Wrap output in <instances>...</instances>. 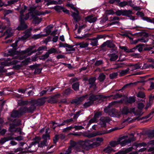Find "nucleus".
I'll use <instances>...</instances> for the list:
<instances>
[{"instance_id": "obj_1", "label": "nucleus", "mask_w": 154, "mask_h": 154, "mask_svg": "<svg viewBox=\"0 0 154 154\" xmlns=\"http://www.w3.org/2000/svg\"><path fill=\"white\" fill-rule=\"evenodd\" d=\"M66 6L67 7H70L72 9L76 12V13H75V12L72 11V14L71 15V16L73 17L75 22L76 23H78L81 20V17L79 15V11L76 8L74 7V5L72 4L68 3L66 4Z\"/></svg>"}, {"instance_id": "obj_2", "label": "nucleus", "mask_w": 154, "mask_h": 154, "mask_svg": "<svg viewBox=\"0 0 154 154\" xmlns=\"http://www.w3.org/2000/svg\"><path fill=\"white\" fill-rule=\"evenodd\" d=\"M88 94H86L77 98L72 99L71 102V103L72 104H75L76 105H79L81 104L85 99L88 97Z\"/></svg>"}, {"instance_id": "obj_3", "label": "nucleus", "mask_w": 154, "mask_h": 154, "mask_svg": "<svg viewBox=\"0 0 154 154\" xmlns=\"http://www.w3.org/2000/svg\"><path fill=\"white\" fill-rule=\"evenodd\" d=\"M22 107H20L18 110H14L11 114V116L13 118H19L24 115Z\"/></svg>"}, {"instance_id": "obj_4", "label": "nucleus", "mask_w": 154, "mask_h": 154, "mask_svg": "<svg viewBox=\"0 0 154 154\" xmlns=\"http://www.w3.org/2000/svg\"><path fill=\"white\" fill-rule=\"evenodd\" d=\"M13 122L16 123V124L11 123L10 124L9 131L11 132H16L17 131V129L15 128V127L16 126L20 125V120L15 119L13 121Z\"/></svg>"}, {"instance_id": "obj_5", "label": "nucleus", "mask_w": 154, "mask_h": 154, "mask_svg": "<svg viewBox=\"0 0 154 154\" xmlns=\"http://www.w3.org/2000/svg\"><path fill=\"white\" fill-rule=\"evenodd\" d=\"M25 19L26 20V19L23 17H20V25L18 26L17 29L18 31L23 30L27 28L28 26L25 23Z\"/></svg>"}, {"instance_id": "obj_6", "label": "nucleus", "mask_w": 154, "mask_h": 154, "mask_svg": "<svg viewBox=\"0 0 154 154\" xmlns=\"http://www.w3.org/2000/svg\"><path fill=\"white\" fill-rule=\"evenodd\" d=\"M127 137V136H124L118 138V142L122 146H124L127 144L131 143L129 140L125 139Z\"/></svg>"}, {"instance_id": "obj_7", "label": "nucleus", "mask_w": 154, "mask_h": 154, "mask_svg": "<svg viewBox=\"0 0 154 154\" xmlns=\"http://www.w3.org/2000/svg\"><path fill=\"white\" fill-rule=\"evenodd\" d=\"M22 107V109L23 110V111L24 114L26 113H33L36 109V106L34 104H31L29 107H27L26 106Z\"/></svg>"}, {"instance_id": "obj_8", "label": "nucleus", "mask_w": 154, "mask_h": 154, "mask_svg": "<svg viewBox=\"0 0 154 154\" xmlns=\"http://www.w3.org/2000/svg\"><path fill=\"white\" fill-rule=\"evenodd\" d=\"M99 122L98 124L100 125L102 128H106V124L108 123L110 121V120L109 118L104 116H102L100 117L99 119Z\"/></svg>"}, {"instance_id": "obj_9", "label": "nucleus", "mask_w": 154, "mask_h": 154, "mask_svg": "<svg viewBox=\"0 0 154 154\" xmlns=\"http://www.w3.org/2000/svg\"><path fill=\"white\" fill-rule=\"evenodd\" d=\"M107 46V47L109 48H115L116 45L113 44L112 41L110 40H108L104 42L102 45H101L100 47L101 48L103 49V48Z\"/></svg>"}, {"instance_id": "obj_10", "label": "nucleus", "mask_w": 154, "mask_h": 154, "mask_svg": "<svg viewBox=\"0 0 154 154\" xmlns=\"http://www.w3.org/2000/svg\"><path fill=\"white\" fill-rule=\"evenodd\" d=\"M129 10L121 9L116 10L115 13L116 15L117 16H122L127 17L129 14Z\"/></svg>"}, {"instance_id": "obj_11", "label": "nucleus", "mask_w": 154, "mask_h": 154, "mask_svg": "<svg viewBox=\"0 0 154 154\" xmlns=\"http://www.w3.org/2000/svg\"><path fill=\"white\" fill-rule=\"evenodd\" d=\"M60 95V94H58L50 97V98L47 100V102L51 104L56 103L58 102V100L57 97Z\"/></svg>"}, {"instance_id": "obj_12", "label": "nucleus", "mask_w": 154, "mask_h": 154, "mask_svg": "<svg viewBox=\"0 0 154 154\" xmlns=\"http://www.w3.org/2000/svg\"><path fill=\"white\" fill-rule=\"evenodd\" d=\"M8 54L5 53V56L8 57L9 56L14 57L15 55H18L19 53V51L17 50H15L12 48L8 50Z\"/></svg>"}, {"instance_id": "obj_13", "label": "nucleus", "mask_w": 154, "mask_h": 154, "mask_svg": "<svg viewBox=\"0 0 154 154\" xmlns=\"http://www.w3.org/2000/svg\"><path fill=\"white\" fill-rule=\"evenodd\" d=\"M89 95L90 96L88 100L93 103L94 101L98 100L100 98V96L97 95H95L91 93H90Z\"/></svg>"}, {"instance_id": "obj_14", "label": "nucleus", "mask_w": 154, "mask_h": 154, "mask_svg": "<svg viewBox=\"0 0 154 154\" xmlns=\"http://www.w3.org/2000/svg\"><path fill=\"white\" fill-rule=\"evenodd\" d=\"M93 17L92 15L88 16L85 18V20L86 21L90 23H94L97 20V18Z\"/></svg>"}, {"instance_id": "obj_15", "label": "nucleus", "mask_w": 154, "mask_h": 154, "mask_svg": "<svg viewBox=\"0 0 154 154\" xmlns=\"http://www.w3.org/2000/svg\"><path fill=\"white\" fill-rule=\"evenodd\" d=\"M47 98V97H44L38 99L37 100V106H41L44 105L46 102L45 99Z\"/></svg>"}, {"instance_id": "obj_16", "label": "nucleus", "mask_w": 154, "mask_h": 154, "mask_svg": "<svg viewBox=\"0 0 154 154\" xmlns=\"http://www.w3.org/2000/svg\"><path fill=\"white\" fill-rule=\"evenodd\" d=\"M133 146L129 147L127 148L125 150L120 151L118 152L115 153V154H126L129 152H131L133 149Z\"/></svg>"}, {"instance_id": "obj_17", "label": "nucleus", "mask_w": 154, "mask_h": 154, "mask_svg": "<svg viewBox=\"0 0 154 154\" xmlns=\"http://www.w3.org/2000/svg\"><path fill=\"white\" fill-rule=\"evenodd\" d=\"M79 82H77L72 84V88L75 91H77L79 90Z\"/></svg>"}, {"instance_id": "obj_18", "label": "nucleus", "mask_w": 154, "mask_h": 154, "mask_svg": "<svg viewBox=\"0 0 154 154\" xmlns=\"http://www.w3.org/2000/svg\"><path fill=\"white\" fill-rule=\"evenodd\" d=\"M13 139V137L11 136L2 138L0 140V143L2 144H3L6 142Z\"/></svg>"}, {"instance_id": "obj_19", "label": "nucleus", "mask_w": 154, "mask_h": 154, "mask_svg": "<svg viewBox=\"0 0 154 154\" xmlns=\"http://www.w3.org/2000/svg\"><path fill=\"white\" fill-rule=\"evenodd\" d=\"M137 84L136 82H134V83H129L127 84L126 85H125L124 86H123V87L121 89H119L120 91H121L122 92L124 89L128 87H132L134 85H135Z\"/></svg>"}, {"instance_id": "obj_20", "label": "nucleus", "mask_w": 154, "mask_h": 154, "mask_svg": "<svg viewBox=\"0 0 154 154\" xmlns=\"http://www.w3.org/2000/svg\"><path fill=\"white\" fill-rule=\"evenodd\" d=\"M109 60L111 61H116L118 58V56L115 53L110 54L109 55Z\"/></svg>"}, {"instance_id": "obj_21", "label": "nucleus", "mask_w": 154, "mask_h": 154, "mask_svg": "<svg viewBox=\"0 0 154 154\" xmlns=\"http://www.w3.org/2000/svg\"><path fill=\"white\" fill-rule=\"evenodd\" d=\"M135 101V99L134 97L130 96L128 98H127V100L125 101V103L127 104L128 103L132 104Z\"/></svg>"}, {"instance_id": "obj_22", "label": "nucleus", "mask_w": 154, "mask_h": 154, "mask_svg": "<svg viewBox=\"0 0 154 154\" xmlns=\"http://www.w3.org/2000/svg\"><path fill=\"white\" fill-rule=\"evenodd\" d=\"M31 33L29 31H26L25 32L24 35L22 36L21 39L23 40H26L29 38L31 36Z\"/></svg>"}, {"instance_id": "obj_23", "label": "nucleus", "mask_w": 154, "mask_h": 154, "mask_svg": "<svg viewBox=\"0 0 154 154\" xmlns=\"http://www.w3.org/2000/svg\"><path fill=\"white\" fill-rule=\"evenodd\" d=\"M141 18L144 20L148 22L152 23L154 24V18H151L150 17H144Z\"/></svg>"}, {"instance_id": "obj_24", "label": "nucleus", "mask_w": 154, "mask_h": 154, "mask_svg": "<svg viewBox=\"0 0 154 154\" xmlns=\"http://www.w3.org/2000/svg\"><path fill=\"white\" fill-rule=\"evenodd\" d=\"M63 92L65 95H68L70 94L73 93L74 91L71 89L70 88H69L65 89V90L63 91Z\"/></svg>"}, {"instance_id": "obj_25", "label": "nucleus", "mask_w": 154, "mask_h": 154, "mask_svg": "<svg viewBox=\"0 0 154 154\" xmlns=\"http://www.w3.org/2000/svg\"><path fill=\"white\" fill-rule=\"evenodd\" d=\"M102 115V112L101 111L97 112H96L94 115L93 119L97 122V119Z\"/></svg>"}, {"instance_id": "obj_26", "label": "nucleus", "mask_w": 154, "mask_h": 154, "mask_svg": "<svg viewBox=\"0 0 154 154\" xmlns=\"http://www.w3.org/2000/svg\"><path fill=\"white\" fill-rule=\"evenodd\" d=\"M5 33L7 35L5 37L6 38H10L13 35V33L12 32V29H7L5 31Z\"/></svg>"}, {"instance_id": "obj_27", "label": "nucleus", "mask_w": 154, "mask_h": 154, "mask_svg": "<svg viewBox=\"0 0 154 154\" xmlns=\"http://www.w3.org/2000/svg\"><path fill=\"white\" fill-rule=\"evenodd\" d=\"M122 114L127 115L129 113L128 108L126 106H124L122 109L121 111Z\"/></svg>"}, {"instance_id": "obj_28", "label": "nucleus", "mask_w": 154, "mask_h": 154, "mask_svg": "<svg viewBox=\"0 0 154 154\" xmlns=\"http://www.w3.org/2000/svg\"><path fill=\"white\" fill-rule=\"evenodd\" d=\"M145 134L147 135L149 137H154V130H149L145 132Z\"/></svg>"}, {"instance_id": "obj_29", "label": "nucleus", "mask_w": 154, "mask_h": 154, "mask_svg": "<svg viewBox=\"0 0 154 154\" xmlns=\"http://www.w3.org/2000/svg\"><path fill=\"white\" fill-rule=\"evenodd\" d=\"M53 27V24H51L46 27L44 29L46 33L49 34L51 32V29H52Z\"/></svg>"}, {"instance_id": "obj_30", "label": "nucleus", "mask_w": 154, "mask_h": 154, "mask_svg": "<svg viewBox=\"0 0 154 154\" xmlns=\"http://www.w3.org/2000/svg\"><path fill=\"white\" fill-rule=\"evenodd\" d=\"M96 80V78L95 77H91L88 79V84L89 85H96L95 83V81Z\"/></svg>"}, {"instance_id": "obj_31", "label": "nucleus", "mask_w": 154, "mask_h": 154, "mask_svg": "<svg viewBox=\"0 0 154 154\" xmlns=\"http://www.w3.org/2000/svg\"><path fill=\"white\" fill-rule=\"evenodd\" d=\"M146 144L144 142L137 143L136 142L134 143L133 145V146H135L137 147L139 146H144L145 147L146 146Z\"/></svg>"}, {"instance_id": "obj_32", "label": "nucleus", "mask_w": 154, "mask_h": 154, "mask_svg": "<svg viewBox=\"0 0 154 154\" xmlns=\"http://www.w3.org/2000/svg\"><path fill=\"white\" fill-rule=\"evenodd\" d=\"M49 56L46 52L44 54L40 56L39 57V59L43 61H45V60L49 57Z\"/></svg>"}, {"instance_id": "obj_33", "label": "nucleus", "mask_w": 154, "mask_h": 154, "mask_svg": "<svg viewBox=\"0 0 154 154\" xmlns=\"http://www.w3.org/2000/svg\"><path fill=\"white\" fill-rule=\"evenodd\" d=\"M31 58L30 57L25 59L24 60L22 61V63L25 66L27 65L28 64L29 62H31L30 61Z\"/></svg>"}, {"instance_id": "obj_34", "label": "nucleus", "mask_w": 154, "mask_h": 154, "mask_svg": "<svg viewBox=\"0 0 154 154\" xmlns=\"http://www.w3.org/2000/svg\"><path fill=\"white\" fill-rule=\"evenodd\" d=\"M48 54L49 55L50 54L53 53H58L56 49L54 48H52L48 50L47 52Z\"/></svg>"}, {"instance_id": "obj_35", "label": "nucleus", "mask_w": 154, "mask_h": 154, "mask_svg": "<svg viewBox=\"0 0 154 154\" xmlns=\"http://www.w3.org/2000/svg\"><path fill=\"white\" fill-rule=\"evenodd\" d=\"M48 132V131L46 130L45 132L46 134H43L42 136V138L44 139V140H45L46 142H47L48 138L49 139L50 137V135L47 134Z\"/></svg>"}, {"instance_id": "obj_36", "label": "nucleus", "mask_w": 154, "mask_h": 154, "mask_svg": "<svg viewBox=\"0 0 154 154\" xmlns=\"http://www.w3.org/2000/svg\"><path fill=\"white\" fill-rule=\"evenodd\" d=\"M62 8L63 7L59 5H57L54 7V9L58 13L61 12V10H62Z\"/></svg>"}, {"instance_id": "obj_37", "label": "nucleus", "mask_w": 154, "mask_h": 154, "mask_svg": "<svg viewBox=\"0 0 154 154\" xmlns=\"http://www.w3.org/2000/svg\"><path fill=\"white\" fill-rule=\"evenodd\" d=\"M29 103L28 101L27 100H21L19 101L18 104L19 106H23L27 105Z\"/></svg>"}, {"instance_id": "obj_38", "label": "nucleus", "mask_w": 154, "mask_h": 154, "mask_svg": "<svg viewBox=\"0 0 154 154\" xmlns=\"http://www.w3.org/2000/svg\"><path fill=\"white\" fill-rule=\"evenodd\" d=\"M83 136L88 138H91L95 137L94 133V132L91 133L84 134H83Z\"/></svg>"}, {"instance_id": "obj_39", "label": "nucleus", "mask_w": 154, "mask_h": 154, "mask_svg": "<svg viewBox=\"0 0 154 154\" xmlns=\"http://www.w3.org/2000/svg\"><path fill=\"white\" fill-rule=\"evenodd\" d=\"M18 42V40H16L14 43H13L10 45L11 47H12L13 48L12 49L17 50V44Z\"/></svg>"}, {"instance_id": "obj_40", "label": "nucleus", "mask_w": 154, "mask_h": 154, "mask_svg": "<svg viewBox=\"0 0 154 154\" xmlns=\"http://www.w3.org/2000/svg\"><path fill=\"white\" fill-rule=\"evenodd\" d=\"M137 45H139L137 47V50L140 52H141L143 51V47L145 46V45L143 44H139Z\"/></svg>"}, {"instance_id": "obj_41", "label": "nucleus", "mask_w": 154, "mask_h": 154, "mask_svg": "<svg viewBox=\"0 0 154 154\" xmlns=\"http://www.w3.org/2000/svg\"><path fill=\"white\" fill-rule=\"evenodd\" d=\"M109 144L111 147H114L118 144H119V143L118 142V139L117 141H112L110 142Z\"/></svg>"}, {"instance_id": "obj_42", "label": "nucleus", "mask_w": 154, "mask_h": 154, "mask_svg": "<svg viewBox=\"0 0 154 154\" xmlns=\"http://www.w3.org/2000/svg\"><path fill=\"white\" fill-rule=\"evenodd\" d=\"M129 14H128V16H127V17L130 18V19L131 20H134L135 19V17L132 15L131 14H133V12L131 10H129Z\"/></svg>"}, {"instance_id": "obj_43", "label": "nucleus", "mask_w": 154, "mask_h": 154, "mask_svg": "<svg viewBox=\"0 0 154 154\" xmlns=\"http://www.w3.org/2000/svg\"><path fill=\"white\" fill-rule=\"evenodd\" d=\"M129 71L128 68L125 70H122L121 71L119 74L120 76H124L127 74Z\"/></svg>"}, {"instance_id": "obj_44", "label": "nucleus", "mask_w": 154, "mask_h": 154, "mask_svg": "<svg viewBox=\"0 0 154 154\" xmlns=\"http://www.w3.org/2000/svg\"><path fill=\"white\" fill-rule=\"evenodd\" d=\"M118 74L117 72H113L109 74V77L111 79H113L117 78Z\"/></svg>"}, {"instance_id": "obj_45", "label": "nucleus", "mask_w": 154, "mask_h": 154, "mask_svg": "<svg viewBox=\"0 0 154 154\" xmlns=\"http://www.w3.org/2000/svg\"><path fill=\"white\" fill-rule=\"evenodd\" d=\"M93 104V103L89 100L87 102H85L83 106L85 108H87L92 105Z\"/></svg>"}, {"instance_id": "obj_46", "label": "nucleus", "mask_w": 154, "mask_h": 154, "mask_svg": "<svg viewBox=\"0 0 154 154\" xmlns=\"http://www.w3.org/2000/svg\"><path fill=\"white\" fill-rule=\"evenodd\" d=\"M137 96L138 97L144 98L145 97V95L144 93L140 91L138 92Z\"/></svg>"}, {"instance_id": "obj_47", "label": "nucleus", "mask_w": 154, "mask_h": 154, "mask_svg": "<svg viewBox=\"0 0 154 154\" xmlns=\"http://www.w3.org/2000/svg\"><path fill=\"white\" fill-rule=\"evenodd\" d=\"M111 22V23H109L107 24L108 26H109L112 25L116 24L117 25H119L120 23V22L119 21H113Z\"/></svg>"}, {"instance_id": "obj_48", "label": "nucleus", "mask_w": 154, "mask_h": 154, "mask_svg": "<svg viewBox=\"0 0 154 154\" xmlns=\"http://www.w3.org/2000/svg\"><path fill=\"white\" fill-rule=\"evenodd\" d=\"M106 79V75L103 74L102 73L99 75L98 79L100 82L103 81Z\"/></svg>"}, {"instance_id": "obj_49", "label": "nucleus", "mask_w": 154, "mask_h": 154, "mask_svg": "<svg viewBox=\"0 0 154 154\" xmlns=\"http://www.w3.org/2000/svg\"><path fill=\"white\" fill-rule=\"evenodd\" d=\"M40 65V64H37L35 63V64H34L33 65H31L29 66V68L31 69L32 70H33L34 69H35L36 68L39 67Z\"/></svg>"}, {"instance_id": "obj_50", "label": "nucleus", "mask_w": 154, "mask_h": 154, "mask_svg": "<svg viewBox=\"0 0 154 154\" xmlns=\"http://www.w3.org/2000/svg\"><path fill=\"white\" fill-rule=\"evenodd\" d=\"M69 135H73L75 136L80 137L83 134L82 132H75L74 133H71L69 134Z\"/></svg>"}, {"instance_id": "obj_51", "label": "nucleus", "mask_w": 154, "mask_h": 154, "mask_svg": "<svg viewBox=\"0 0 154 154\" xmlns=\"http://www.w3.org/2000/svg\"><path fill=\"white\" fill-rule=\"evenodd\" d=\"M110 18L111 19L109 20V21L110 22L113 21H116V20H118V21H119L120 20V18L117 17V16L111 17Z\"/></svg>"}, {"instance_id": "obj_52", "label": "nucleus", "mask_w": 154, "mask_h": 154, "mask_svg": "<svg viewBox=\"0 0 154 154\" xmlns=\"http://www.w3.org/2000/svg\"><path fill=\"white\" fill-rule=\"evenodd\" d=\"M47 142L45 140H43L40 143H38V147L43 148V146H46V144Z\"/></svg>"}, {"instance_id": "obj_53", "label": "nucleus", "mask_w": 154, "mask_h": 154, "mask_svg": "<svg viewBox=\"0 0 154 154\" xmlns=\"http://www.w3.org/2000/svg\"><path fill=\"white\" fill-rule=\"evenodd\" d=\"M111 96H113V99L114 100H116L118 98H120L122 97V95L121 94H119L118 93H117L115 95H112Z\"/></svg>"}, {"instance_id": "obj_54", "label": "nucleus", "mask_w": 154, "mask_h": 154, "mask_svg": "<svg viewBox=\"0 0 154 154\" xmlns=\"http://www.w3.org/2000/svg\"><path fill=\"white\" fill-rule=\"evenodd\" d=\"M73 128L75 129V131H78L84 129V128L81 125H73Z\"/></svg>"}, {"instance_id": "obj_55", "label": "nucleus", "mask_w": 154, "mask_h": 154, "mask_svg": "<svg viewBox=\"0 0 154 154\" xmlns=\"http://www.w3.org/2000/svg\"><path fill=\"white\" fill-rule=\"evenodd\" d=\"M115 12L112 9H109L107 10L106 11V13L107 15H113L115 14Z\"/></svg>"}, {"instance_id": "obj_56", "label": "nucleus", "mask_w": 154, "mask_h": 154, "mask_svg": "<svg viewBox=\"0 0 154 154\" xmlns=\"http://www.w3.org/2000/svg\"><path fill=\"white\" fill-rule=\"evenodd\" d=\"M57 4H58L57 1L53 0L47 1V3H46V5L47 6H48L50 5H57Z\"/></svg>"}, {"instance_id": "obj_57", "label": "nucleus", "mask_w": 154, "mask_h": 154, "mask_svg": "<svg viewBox=\"0 0 154 154\" xmlns=\"http://www.w3.org/2000/svg\"><path fill=\"white\" fill-rule=\"evenodd\" d=\"M73 128V126L71 125V126L67 127L66 128H64L63 130V132H66L67 131L71 130Z\"/></svg>"}, {"instance_id": "obj_58", "label": "nucleus", "mask_w": 154, "mask_h": 154, "mask_svg": "<svg viewBox=\"0 0 154 154\" xmlns=\"http://www.w3.org/2000/svg\"><path fill=\"white\" fill-rule=\"evenodd\" d=\"M89 43L88 42H87L85 43H84V42H81V45H80V47L82 48H85L88 46L89 45Z\"/></svg>"}, {"instance_id": "obj_59", "label": "nucleus", "mask_w": 154, "mask_h": 154, "mask_svg": "<svg viewBox=\"0 0 154 154\" xmlns=\"http://www.w3.org/2000/svg\"><path fill=\"white\" fill-rule=\"evenodd\" d=\"M42 68H36L35 69L34 72V75L39 74H40L42 70Z\"/></svg>"}, {"instance_id": "obj_60", "label": "nucleus", "mask_w": 154, "mask_h": 154, "mask_svg": "<svg viewBox=\"0 0 154 154\" xmlns=\"http://www.w3.org/2000/svg\"><path fill=\"white\" fill-rule=\"evenodd\" d=\"M36 7L34 6V7H30L29 9L28 10V11L30 12V13H33L35 11Z\"/></svg>"}, {"instance_id": "obj_61", "label": "nucleus", "mask_w": 154, "mask_h": 154, "mask_svg": "<svg viewBox=\"0 0 154 154\" xmlns=\"http://www.w3.org/2000/svg\"><path fill=\"white\" fill-rule=\"evenodd\" d=\"M0 65L1 66H11L10 62H8L7 61L1 62L0 63Z\"/></svg>"}, {"instance_id": "obj_62", "label": "nucleus", "mask_w": 154, "mask_h": 154, "mask_svg": "<svg viewBox=\"0 0 154 154\" xmlns=\"http://www.w3.org/2000/svg\"><path fill=\"white\" fill-rule=\"evenodd\" d=\"M144 105L143 103H139L138 104L137 108L139 109L141 111L142 110V109L144 108Z\"/></svg>"}, {"instance_id": "obj_63", "label": "nucleus", "mask_w": 154, "mask_h": 154, "mask_svg": "<svg viewBox=\"0 0 154 154\" xmlns=\"http://www.w3.org/2000/svg\"><path fill=\"white\" fill-rule=\"evenodd\" d=\"M77 145V143L76 141L71 140L70 141V147L73 148L75 146Z\"/></svg>"}, {"instance_id": "obj_64", "label": "nucleus", "mask_w": 154, "mask_h": 154, "mask_svg": "<svg viewBox=\"0 0 154 154\" xmlns=\"http://www.w3.org/2000/svg\"><path fill=\"white\" fill-rule=\"evenodd\" d=\"M103 63V61L102 60H97L95 63L94 65L96 66H98L101 65Z\"/></svg>"}]
</instances>
